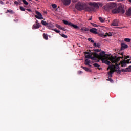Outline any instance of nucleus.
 Segmentation results:
<instances>
[{
    "mask_svg": "<svg viewBox=\"0 0 131 131\" xmlns=\"http://www.w3.org/2000/svg\"><path fill=\"white\" fill-rule=\"evenodd\" d=\"M93 66L94 67H100V65H99L98 63H94L93 64Z\"/></svg>",
    "mask_w": 131,
    "mask_h": 131,
    "instance_id": "39",
    "label": "nucleus"
},
{
    "mask_svg": "<svg viewBox=\"0 0 131 131\" xmlns=\"http://www.w3.org/2000/svg\"><path fill=\"white\" fill-rule=\"evenodd\" d=\"M88 5L91 7L95 8V9H99L100 7L101 8L103 7V3L101 2H89Z\"/></svg>",
    "mask_w": 131,
    "mask_h": 131,
    "instance_id": "4",
    "label": "nucleus"
},
{
    "mask_svg": "<svg viewBox=\"0 0 131 131\" xmlns=\"http://www.w3.org/2000/svg\"><path fill=\"white\" fill-rule=\"evenodd\" d=\"M126 16H131V9H129V10L126 12Z\"/></svg>",
    "mask_w": 131,
    "mask_h": 131,
    "instance_id": "22",
    "label": "nucleus"
},
{
    "mask_svg": "<svg viewBox=\"0 0 131 131\" xmlns=\"http://www.w3.org/2000/svg\"><path fill=\"white\" fill-rule=\"evenodd\" d=\"M129 2L131 3V0H129Z\"/></svg>",
    "mask_w": 131,
    "mask_h": 131,
    "instance_id": "54",
    "label": "nucleus"
},
{
    "mask_svg": "<svg viewBox=\"0 0 131 131\" xmlns=\"http://www.w3.org/2000/svg\"><path fill=\"white\" fill-rule=\"evenodd\" d=\"M6 4H9V2H6Z\"/></svg>",
    "mask_w": 131,
    "mask_h": 131,
    "instance_id": "53",
    "label": "nucleus"
},
{
    "mask_svg": "<svg viewBox=\"0 0 131 131\" xmlns=\"http://www.w3.org/2000/svg\"><path fill=\"white\" fill-rule=\"evenodd\" d=\"M120 59V57H116L112 56L109 58L110 61L112 62L113 64L112 66H109L107 68V70H110V71L107 72V76L108 78L112 77V75L115 71L118 72V73H120L121 71L119 70V66L120 65V62H118Z\"/></svg>",
    "mask_w": 131,
    "mask_h": 131,
    "instance_id": "1",
    "label": "nucleus"
},
{
    "mask_svg": "<svg viewBox=\"0 0 131 131\" xmlns=\"http://www.w3.org/2000/svg\"><path fill=\"white\" fill-rule=\"evenodd\" d=\"M75 8L78 11H86V12H91L93 10V8L88 6V3L84 2H79L75 5Z\"/></svg>",
    "mask_w": 131,
    "mask_h": 131,
    "instance_id": "2",
    "label": "nucleus"
},
{
    "mask_svg": "<svg viewBox=\"0 0 131 131\" xmlns=\"http://www.w3.org/2000/svg\"><path fill=\"white\" fill-rule=\"evenodd\" d=\"M41 24H42V25H44V26H47L49 25V24L46 21H45L44 20L41 21Z\"/></svg>",
    "mask_w": 131,
    "mask_h": 131,
    "instance_id": "24",
    "label": "nucleus"
},
{
    "mask_svg": "<svg viewBox=\"0 0 131 131\" xmlns=\"http://www.w3.org/2000/svg\"><path fill=\"white\" fill-rule=\"evenodd\" d=\"M107 58L108 57H106V58H104L101 61H102V63H105L106 65H110V61L107 60Z\"/></svg>",
    "mask_w": 131,
    "mask_h": 131,
    "instance_id": "14",
    "label": "nucleus"
},
{
    "mask_svg": "<svg viewBox=\"0 0 131 131\" xmlns=\"http://www.w3.org/2000/svg\"><path fill=\"white\" fill-rule=\"evenodd\" d=\"M84 31H89V29L86 28L84 29Z\"/></svg>",
    "mask_w": 131,
    "mask_h": 131,
    "instance_id": "45",
    "label": "nucleus"
},
{
    "mask_svg": "<svg viewBox=\"0 0 131 131\" xmlns=\"http://www.w3.org/2000/svg\"><path fill=\"white\" fill-rule=\"evenodd\" d=\"M128 48V46L126 44L123 43L121 45V50H125V49Z\"/></svg>",
    "mask_w": 131,
    "mask_h": 131,
    "instance_id": "17",
    "label": "nucleus"
},
{
    "mask_svg": "<svg viewBox=\"0 0 131 131\" xmlns=\"http://www.w3.org/2000/svg\"><path fill=\"white\" fill-rule=\"evenodd\" d=\"M89 21H91V20H92V17L90 18L89 19Z\"/></svg>",
    "mask_w": 131,
    "mask_h": 131,
    "instance_id": "50",
    "label": "nucleus"
},
{
    "mask_svg": "<svg viewBox=\"0 0 131 131\" xmlns=\"http://www.w3.org/2000/svg\"><path fill=\"white\" fill-rule=\"evenodd\" d=\"M52 30L56 32V33H60V30H59L54 29H52Z\"/></svg>",
    "mask_w": 131,
    "mask_h": 131,
    "instance_id": "29",
    "label": "nucleus"
},
{
    "mask_svg": "<svg viewBox=\"0 0 131 131\" xmlns=\"http://www.w3.org/2000/svg\"><path fill=\"white\" fill-rule=\"evenodd\" d=\"M129 63H131L130 59L123 60L121 62V66H122V67H125V66H126V64H129Z\"/></svg>",
    "mask_w": 131,
    "mask_h": 131,
    "instance_id": "9",
    "label": "nucleus"
},
{
    "mask_svg": "<svg viewBox=\"0 0 131 131\" xmlns=\"http://www.w3.org/2000/svg\"><path fill=\"white\" fill-rule=\"evenodd\" d=\"M112 13L114 14H116L117 13H120L121 14H124L125 13V11H124V9H123L121 7H119L117 9H115L112 10Z\"/></svg>",
    "mask_w": 131,
    "mask_h": 131,
    "instance_id": "5",
    "label": "nucleus"
},
{
    "mask_svg": "<svg viewBox=\"0 0 131 131\" xmlns=\"http://www.w3.org/2000/svg\"><path fill=\"white\" fill-rule=\"evenodd\" d=\"M20 10H21V11H23V12H25V8H24L23 7L20 6Z\"/></svg>",
    "mask_w": 131,
    "mask_h": 131,
    "instance_id": "35",
    "label": "nucleus"
},
{
    "mask_svg": "<svg viewBox=\"0 0 131 131\" xmlns=\"http://www.w3.org/2000/svg\"><path fill=\"white\" fill-rule=\"evenodd\" d=\"M107 56L106 54V52L105 51H101L99 54V58L100 60H103L104 59H106L107 58Z\"/></svg>",
    "mask_w": 131,
    "mask_h": 131,
    "instance_id": "6",
    "label": "nucleus"
},
{
    "mask_svg": "<svg viewBox=\"0 0 131 131\" xmlns=\"http://www.w3.org/2000/svg\"><path fill=\"white\" fill-rule=\"evenodd\" d=\"M81 30L82 31H84V28H81Z\"/></svg>",
    "mask_w": 131,
    "mask_h": 131,
    "instance_id": "49",
    "label": "nucleus"
},
{
    "mask_svg": "<svg viewBox=\"0 0 131 131\" xmlns=\"http://www.w3.org/2000/svg\"><path fill=\"white\" fill-rule=\"evenodd\" d=\"M124 40L126 41V42H130V39L129 38H125Z\"/></svg>",
    "mask_w": 131,
    "mask_h": 131,
    "instance_id": "31",
    "label": "nucleus"
},
{
    "mask_svg": "<svg viewBox=\"0 0 131 131\" xmlns=\"http://www.w3.org/2000/svg\"><path fill=\"white\" fill-rule=\"evenodd\" d=\"M63 22L64 24H66V25H68V23H69V22H68V21H67L65 20H63Z\"/></svg>",
    "mask_w": 131,
    "mask_h": 131,
    "instance_id": "36",
    "label": "nucleus"
},
{
    "mask_svg": "<svg viewBox=\"0 0 131 131\" xmlns=\"http://www.w3.org/2000/svg\"><path fill=\"white\" fill-rule=\"evenodd\" d=\"M118 24H119V20L115 19L112 23L111 25H112L113 26H118Z\"/></svg>",
    "mask_w": 131,
    "mask_h": 131,
    "instance_id": "10",
    "label": "nucleus"
},
{
    "mask_svg": "<svg viewBox=\"0 0 131 131\" xmlns=\"http://www.w3.org/2000/svg\"><path fill=\"white\" fill-rule=\"evenodd\" d=\"M90 31L93 34H98V29L96 28H92L90 30Z\"/></svg>",
    "mask_w": 131,
    "mask_h": 131,
    "instance_id": "12",
    "label": "nucleus"
},
{
    "mask_svg": "<svg viewBox=\"0 0 131 131\" xmlns=\"http://www.w3.org/2000/svg\"><path fill=\"white\" fill-rule=\"evenodd\" d=\"M59 34L61 35V36H62V37H63L64 38H67L68 37L67 35H65V34L59 33Z\"/></svg>",
    "mask_w": 131,
    "mask_h": 131,
    "instance_id": "26",
    "label": "nucleus"
},
{
    "mask_svg": "<svg viewBox=\"0 0 131 131\" xmlns=\"http://www.w3.org/2000/svg\"><path fill=\"white\" fill-rule=\"evenodd\" d=\"M27 11H28V12H30L31 13L32 12V10H31V9L29 8H27L26 9Z\"/></svg>",
    "mask_w": 131,
    "mask_h": 131,
    "instance_id": "41",
    "label": "nucleus"
},
{
    "mask_svg": "<svg viewBox=\"0 0 131 131\" xmlns=\"http://www.w3.org/2000/svg\"><path fill=\"white\" fill-rule=\"evenodd\" d=\"M7 13H10V14H15V12L12 10H7Z\"/></svg>",
    "mask_w": 131,
    "mask_h": 131,
    "instance_id": "25",
    "label": "nucleus"
},
{
    "mask_svg": "<svg viewBox=\"0 0 131 131\" xmlns=\"http://www.w3.org/2000/svg\"><path fill=\"white\" fill-rule=\"evenodd\" d=\"M118 28H120V29H122V28H124L123 27H119Z\"/></svg>",
    "mask_w": 131,
    "mask_h": 131,
    "instance_id": "48",
    "label": "nucleus"
},
{
    "mask_svg": "<svg viewBox=\"0 0 131 131\" xmlns=\"http://www.w3.org/2000/svg\"><path fill=\"white\" fill-rule=\"evenodd\" d=\"M51 6L53 9H56V8H57V5L56 4H52Z\"/></svg>",
    "mask_w": 131,
    "mask_h": 131,
    "instance_id": "32",
    "label": "nucleus"
},
{
    "mask_svg": "<svg viewBox=\"0 0 131 131\" xmlns=\"http://www.w3.org/2000/svg\"><path fill=\"white\" fill-rule=\"evenodd\" d=\"M91 25H93L94 26V27H98V25L96 24H94V23H91Z\"/></svg>",
    "mask_w": 131,
    "mask_h": 131,
    "instance_id": "40",
    "label": "nucleus"
},
{
    "mask_svg": "<svg viewBox=\"0 0 131 131\" xmlns=\"http://www.w3.org/2000/svg\"><path fill=\"white\" fill-rule=\"evenodd\" d=\"M72 27H73V28H75V29H78V26H77V25H74V24H73V26Z\"/></svg>",
    "mask_w": 131,
    "mask_h": 131,
    "instance_id": "27",
    "label": "nucleus"
},
{
    "mask_svg": "<svg viewBox=\"0 0 131 131\" xmlns=\"http://www.w3.org/2000/svg\"><path fill=\"white\" fill-rule=\"evenodd\" d=\"M68 25H69L70 26H73V24H72L71 22H69L68 24Z\"/></svg>",
    "mask_w": 131,
    "mask_h": 131,
    "instance_id": "42",
    "label": "nucleus"
},
{
    "mask_svg": "<svg viewBox=\"0 0 131 131\" xmlns=\"http://www.w3.org/2000/svg\"><path fill=\"white\" fill-rule=\"evenodd\" d=\"M55 26H56V27H57V28H58V29H60V30H63V31H66L65 28H64L63 27H62L59 25L56 24Z\"/></svg>",
    "mask_w": 131,
    "mask_h": 131,
    "instance_id": "18",
    "label": "nucleus"
},
{
    "mask_svg": "<svg viewBox=\"0 0 131 131\" xmlns=\"http://www.w3.org/2000/svg\"><path fill=\"white\" fill-rule=\"evenodd\" d=\"M40 27V24H34L32 26V29H38Z\"/></svg>",
    "mask_w": 131,
    "mask_h": 131,
    "instance_id": "11",
    "label": "nucleus"
},
{
    "mask_svg": "<svg viewBox=\"0 0 131 131\" xmlns=\"http://www.w3.org/2000/svg\"><path fill=\"white\" fill-rule=\"evenodd\" d=\"M106 80L107 81H110V82H113V80H112V79L111 78L107 79Z\"/></svg>",
    "mask_w": 131,
    "mask_h": 131,
    "instance_id": "34",
    "label": "nucleus"
},
{
    "mask_svg": "<svg viewBox=\"0 0 131 131\" xmlns=\"http://www.w3.org/2000/svg\"><path fill=\"white\" fill-rule=\"evenodd\" d=\"M81 68H83V69H84V70H85V71H87L88 72H92V70H91L90 69L88 68L85 67L81 66Z\"/></svg>",
    "mask_w": 131,
    "mask_h": 131,
    "instance_id": "20",
    "label": "nucleus"
},
{
    "mask_svg": "<svg viewBox=\"0 0 131 131\" xmlns=\"http://www.w3.org/2000/svg\"><path fill=\"white\" fill-rule=\"evenodd\" d=\"M43 37L44 39H46V40H48V39H49V36H48V34L46 33L43 34Z\"/></svg>",
    "mask_w": 131,
    "mask_h": 131,
    "instance_id": "21",
    "label": "nucleus"
},
{
    "mask_svg": "<svg viewBox=\"0 0 131 131\" xmlns=\"http://www.w3.org/2000/svg\"><path fill=\"white\" fill-rule=\"evenodd\" d=\"M22 2L24 4V5H26V6H27V5H28V2H27V1H26V0H22Z\"/></svg>",
    "mask_w": 131,
    "mask_h": 131,
    "instance_id": "28",
    "label": "nucleus"
},
{
    "mask_svg": "<svg viewBox=\"0 0 131 131\" xmlns=\"http://www.w3.org/2000/svg\"><path fill=\"white\" fill-rule=\"evenodd\" d=\"M88 40H89V41H91V42L94 43V40H93V39H92V38H88Z\"/></svg>",
    "mask_w": 131,
    "mask_h": 131,
    "instance_id": "37",
    "label": "nucleus"
},
{
    "mask_svg": "<svg viewBox=\"0 0 131 131\" xmlns=\"http://www.w3.org/2000/svg\"><path fill=\"white\" fill-rule=\"evenodd\" d=\"M93 46L94 47H95V48H100V43H96V42H94V44H93Z\"/></svg>",
    "mask_w": 131,
    "mask_h": 131,
    "instance_id": "23",
    "label": "nucleus"
},
{
    "mask_svg": "<svg viewBox=\"0 0 131 131\" xmlns=\"http://www.w3.org/2000/svg\"><path fill=\"white\" fill-rule=\"evenodd\" d=\"M106 36H112V33L111 32H109V33H107L106 34Z\"/></svg>",
    "mask_w": 131,
    "mask_h": 131,
    "instance_id": "33",
    "label": "nucleus"
},
{
    "mask_svg": "<svg viewBox=\"0 0 131 131\" xmlns=\"http://www.w3.org/2000/svg\"><path fill=\"white\" fill-rule=\"evenodd\" d=\"M36 15H35V18L36 19H38L39 20H43V17H42V14L40 13L39 11L37 10L35 11Z\"/></svg>",
    "mask_w": 131,
    "mask_h": 131,
    "instance_id": "8",
    "label": "nucleus"
},
{
    "mask_svg": "<svg viewBox=\"0 0 131 131\" xmlns=\"http://www.w3.org/2000/svg\"><path fill=\"white\" fill-rule=\"evenodd\" d=\"M38 23H38V21H37L36 24H37Z\"/></svg>",
    "mask_w": 131,
    "mask_h": 131,
    "instance_id": "52",
    "label": "nucleus"
},
{
    "mask_svg": "<svg viewBox=\"0 0 131 131\" xmlns=\"http://www.w3.org/2000/svg\"><path fill=\"white\" fill-rule=\"evenodd\" d=\"M78 74H81V73H82V71H79L78 72Z\"/></svg>",
    "mask_w": 131,
    "mask_h": 131,
    "instance_id": "46",
    "label": "nucleus"
},
{
    "mask_svg": "<svg viewBox=\"0 0 131 131\" xmlns=\"http://www.w3.org/2000/svg\"><path fill=\"white\" fill-rule=\"evenodd\" d=\"M35 1H38V0H35Z\"/></svg>",
    "mask_w": 131,
    "mask_h": 131,
    "instance_id": "55",
    "label": "nucleus"
},
{
    "mask_svg": "<svg viewBox=\"0 0 131 131\" xmlns=\"http://www.w3.org/2000/svg\"><path fill=\"white\" fill-rule=\"evenodd\" d=\"M116 3L111 2L103 6V9H104L105 11H109V10H112V9L116 8Z\"/></svg>",
    "mask_w": 131,
    "mask_h": 131,
    "instance_id": "3",
    "label": "nucleus"
},
{
    "mask_svg": "<svg viewBox=\"0 0 131 131\" xmlns=\"http://www.w3.org/2000/svg\"><path fill=\"white\" fill-rule=\"evenodd\" d=\"M123 72H131V66H129L128 68H126L125 69L122 70Z\"/></svg>",
    "mask_w": 131,
    "mask_h": 131,
    "instance_id": "16",
    "label": "nucleus"
},
{
    "mask_svg": "<svg viewBox=\"0 0 131 131\" xmlns=\"http://www.w3.org/2000/svg\"><path fill=\"white\" fill-rule=\"evenodd\" d=\"M107 1H108V2H111V1H114V0H107Z\"/></svg>",
    "mask_w": 131,
    "mask_h": 131,
    "instance_id": "51",
    "label": "nucleus"
},
{
    "mask_svg": "<svg viewBox=\"0 0 131 131\" xmlns=\"http://www.w3.org/2000/svg\"><path fill=\"white\" fill-rule=\"evenodd\" d=\"M90 63H91V60H90L89 59L85 60V65H86V66H89V67H91L92 66L90 64Z\"/></svg>",
    "mask_w": 131,
    "mask_h": 131,
    "instance_id": "15",
    "label": "nucleus"
},
{
    "mask_svg": "<svg viewBox=\"0 0 131 131\" xmlns=\"http://www.w3.org/2000/svg\"><path fill=\"white\" fill-rule=\"evenodd\" d=\"M100 36H101V37H107V35H105V34H101V35H100Z\"/></svg>",
    "mask_w": 131,
    "mask_h": 131,
    "instance_id": "38",
    "label": "nucleus"
},
{
    "mask_svg": "<svg viewBox=\"0 0 131 131\" xmlns=\"http://www.w3.org/2000/svg\"><path fill=\"white\" fill-rule=\"evenodd\" d=\"M48 27L49 29H51V30H53V29H54V25H53L52 23H49L48 25Z\"/></svg>",
    "mask_w": 131,
    "mask_h": 131,
    "instance_id": "19",
    "label": "nucleus"
},
{
    "mask_svg": "<svg viewBox=\"0 0 131 131\" xmlns=\"http://www.w3.org/2000/svg\"><path fill=\"white\" fill-rule=\"evenodd\" d=\"M4 2H3V1L0 0V5H4Z\"/></svg>",
    "mask_w": 131,
    "mask_h": 131,
    "instance_id": "43",
    "label": "nucleus"
},
{
    "mask_svg": "<svg viewBox=\"0 0 131 131\" xmlns=\"http://www.w3.org/2000/svg\"><path fill=\"white\" fill-rule=\"evenodd\" d=\"M85 55H87L85 56V59H91V60H96L97 59L96 57L92 56V55L90 54L89 52H85Z\"/></svg>",
    "mask_w": 131,
    "mask_h": 131,
    "instance_id": "7",
    "label": "nucleus"
},
{
    "mask_svg": "<svg viewBox=\"0 0 131 131\" xmlns=\"http://www.w3.org/2000/svg\"><path fill=\"white\" fill-rule=\"evenodd\" d=\"M63 4L65 6H68V5H70L71 4V0H62Z\"/></svg>",
    "mask_w": 131,
    "mask_h": 131,
    "instance_id": "13",
    "label": "nucleus"
},
{
    "mask_svg": "<svg viewBox=\"0 0 131 131\" xmlns=\"http://www.w3.org/2000/svg\"><path fill=\"white\" fill-rule=\"evenodd\" d=\"M14 4H15V5H19V2H18V1H15V2H14Z\"/></svg>",
    "mask_w": 131,
    "mask_h": 131,
    "instance_id": "44",
    "label": "nucleus"
},
{
    "mask_svg": "<svg viewBox=\"0 0 131 131\" xmlns=\"http://www.w3.org/2000/svg\"><path fill=\"white\" fill-rule=\"evenodd\" d=\"M95 52H100V50L99 49H95Z\"/></svg>",
    "mask_w": 131,
    "mask_h": 131,
    "instance_id": "47",
    "label": "nucleus"
},
{
    "mask_svg": "<svg viewBox=\"0 0 131 131\" xmlns=\"http://www.w3.org/2000/svg\"><path fill=\"white\" fill-rule=\"evenodd\" d=\"M99 20L102 23H103V22H104V19H103V18L100 17H99Z\"/></svg>",
    "mask_w": 131,
    "mask_h": 131,
    "instance_id": "30",
    "label": "nucleus"
}]
</instances>
